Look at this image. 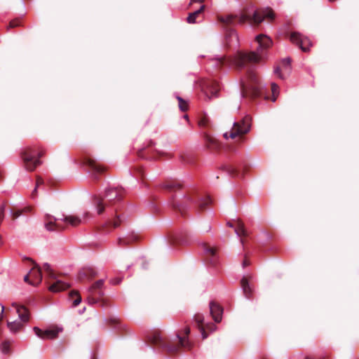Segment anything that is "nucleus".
Returning a JSON list of instances; mask_svg holds the SVG:
<instances>
[{
  "instance_id": "obj_1",
  "label": "nucleus",
  "mask_w": 359,
  "mask_h": 359,
  "mask_svg": "<svg viewBox=\"0 0 359 359\" xmlns=\"http://www.w3.org/2000/svg\"><path fill=\"white\" fill-rule=\"evenodd\" d=\"M274 13L271 9L256 10L253 13L244 8L239 14H228L218 16V20L225 29V41L227 46H237L238 39L233 29L238 22L241 25L248 22L251 25H259L265 18L273 19Z\"/></svg>"
},
{
  "instance_id": "obj_2",
  "label": "nucleus",
  "mask_w": 359,
  "mask_h": 359,
  "mask_svg": "<svg viewBox=\"0 0 359 359\" xmlns=\"http://www.w3.org/2000/svg\"><path fill=\"white\" fill-rule=\"evenodd\" d=\"M259 46L256 52L248 53L238 52L233 56H221L216 59L219 68L223 66H235L238 69L243 68L247 63H257L264 58V51L272 46V40L266 35L261 34L256 36Z\"/></svg>"
},
{
  "instance_id": "obj_3",
  "label": "nucleus",
  "mask_w": 359,
  "mask_h": 359,
  "mask_svg": "<svg viewBox=\"0 0 359 359\" xmlns=\"http://www.w3.org/2000/svg\"><path fill=\"white\" fill-rule=\"evenodd\" d=\"M189 333V327H186L183 332L177 334V339L175 341H165L160 332H154L149 337V340L154 345L165 348L169 353L175 354L181 349L190 350L191 348L192 343L188 339Z\"/></svg>"
},
{
  "instance_id": "obj_4",
  "label": "nucleus",
  "mask_w": 359,
  "mask_h": 359,
  "mask_svg": "<svg viewBox=\"0 0 359 359\" xmlns=\"http://www.w3.org/2000/svg\"><path fill=\"white\" fill-rule=\"evenodd\" d=\"M212 203V199L208 195L198 194L194 191L189 192L184 196L181 203L172 202V207L182 216H186L187 209L195 207L198 212L204 211Z\"/></svg>"
},
{
  "instance_id": "obj_5",
  "label": "nucleus",
  "mask_w": 359,
  "mask_h": 359,
  "mask_svg": "<svg viewBox=\"0 0 359 359\" xmlns=\"http://www.w3.org/2000/svg\"><path fill=\"white\" fill-rule=\"evenodd\" d=\"M123 191L120 188H110L105 191L104 196H95L93 203L97 209V214L104 212L106 206L112 205L116 201H120L123 197Z\"/></svg>"
},
{
  "instance_id": "obj_6",
  "label": "nucleus",
  "mask_w": 359,
  "mask_h": 359,
  "mask_svg": "<svg viewBox=\"0 0 359 359\" xmlns=\"http://www.w3.org/2000/svg\"><path fill=\"white\" fill-rule=\"evenodd\" d=\"M242 95L245 97L255 99L260 95V87L258 78L253 71L247 73V81L241 83Z\"/></svg>"
},
{
  "instance_id": "obj_7",
  "label": "nucleus",
  "mask_w": 359,
  "mask_h": 359,
  "mask_svg": "<svg viewBox=\"0 0 359 359\" xmlns=\"http://www.w3.org/2000/svg\"><path fill=\"white\" fill-rule=\"evenodd\" d=\"M43 151H38L35 147H27L22 153L24 167L28 171H34L37 166L41 165L40 158L43 156Z\"/></svg>"
},
{
  "instance_id": "obj_8",
  "label": "nucleus",
  "mask_w": 359,
  "mask_h": 359,
  "mask_svg": "<svg viewBox=\"0 0 359 359\" xmlns=\"http://www.w3.org/2000/svg\"><path fill=\"white\" fill-rule=\"evenodd\" d=\"M251 121V116L248 115L245 116L240 121L235 122L231 130L229 133L224 134V137L226 140L229 137L234 139L237 136H242L248 133L250 130Z\"/></svg>"
},
{
  "instance_id": "obj_9",
  "label": "nucleus",
  "mask_w": 359,
  "mask_h": 359,
  "mask_svg": "<svg viewBox=\"0 0 359 359\" xmlns=\"http://www.w3.org/2000/svg\"><path fill=\"white\" fill-rule=\"evenodd\" d=\"M104 286V280H98L88 289V301L90 304H95L100 302L101 306H107L108 305L107 300L103 298L104 292L102 287Z\"/></svg>"
},
{
  "instance_id": "obj_10",
  "label": "nucleus",
  "mask_w": 359,
  "mask_h": 359,
  "mask_svg": "<svg viewBox=\"0 0 359 359\" xmlns=\"http://www.w3.org/2000/svg\"><path fill=\"white\" fill-rule=\"evenodd\" d=\"M290 39L292 43L298 46L302 51H310V47L312 46V43L307 36L299 32H293L290 34Z\"/></svg>"
},
{
  "instance_id": "obj_11",
  "label": "nucleus",
  "mask_w": 359,
  "mask_h": 359,
  "mask_svg": "<svg viewBox=\"0 0 359 359\" xmlns=\"http://www.w3.org/2000/svg\"><path fill=\"white\" fill-rule=\"evenodd\" d=\"M201 87L202 91L209 100L212 97H218L220 88L216 81L211 80L203 81L201 84Z\"/></svg>"
},
{
  "instance_id": "obj_12",
  "label": "nucleus",
  "mask_w": 359,
  "mask_h": 359,
  "mask_svg": "<svg viewBox=\"0 0 359 359\" xmlns=\"http://www.w3.org/2000/svg\"><path fill=\"white\" fill-rule=\"evenodd\" d=\"M57 219L49 214L44 216V227L51 232H60L66 229V226H62L57 222Z\"/></svg>"
},
{
  "instance_id": "obj_13",
  "label": "nucleus",
  "mask_w": 359,
  "mask_h": 359,
  "mask_svg": "<svg viewBox=\"0 0 359 359\" xmlns=\"http://www.w3.org/2000/svg\"><path fill=\"white\" fill-rule=\"evenodd\" d=\"M194 322H195L198 329L201 332L203 339L207 338V337H208L206 330L212 332L215 330L216 327L214 324L210 323V324L204 325V323H203L204 318H203V316L201 313L195 314V316L194 317Z\"/></svg>"
},
{
  "instance_id": "obj_14",
  "label": "nucleus",
  "mask_w": 359,
  "mask_h": 359,
  "mask_svg": "<svg viewBox=\"0 0 359 359\" xmlns=\"http://www.w3.org/2000/svg\"><path fill=\"white\" fill-rule=\"evenodd\" d=\"M290 72V59L285 58L275 67L274 73L281 79H285Z\"/></svg>"
},
{
  "instance_id": "obj_15",
  "label": "nucleus",
  "mask_w": 359,
  "mask_h": 359,
  "mask_svg": "<svg viewBox=\"0 0 359 359\" xmlns=\"http://www.w3.org/2000/svg\"><path fill=\"white\" fill-rule=\"evenodd\" d=\"M203 248L206 262L209 264L215 265L218 259L217 248L206 243L203 245Z\"/></svg>"
},
{
  "instance_id": "obj_16",
  "label": "nucleus",
  "mask_w": 359,
  "mask_h": 359,
  "mask_svg": "<svg viewBox=\"0 0 359 359\" xmlns=\"http://www.w3.org/2000/svg\"><path fill=\"white\" fill-rule=\"evenodd\" d=\"M34 332L35 334L43 339H55L57 337L59 330L58 329H51V330H42L39 329L38 327H34L33 328Z\"/></svg>"
},
{
  "instance_id": "obj_17",
  "label": "nucleus",
  "mask_w": 359,
  "mask_h": 359,
  "mask_svg": "<svg viewBox=\"0 0 359 359\" xmlns=\"http://www.w3.org/2000/svg\"><path fill=\"white\" fill-rule=\"evenodd\" d=\"M84 163L95 173L102 174L106 170V168L104 166L100 164L96 160L90 157H86L84 158Z\"/></svg>"
},
{
  "instance_id": "obj_18",
  "label": "nucleus",
  "mask_w": 359,
  "mask_h": 359,
  "mask_svg": "<svg viewBox=\"0 0 359 359\" xmlns=\"http://www.w3.org/2000/svg\"><path fill=\"white\" fill-rule=\"evenodd\" d=\"M251 276H243L241 280V286L244 296L248 299H251L253 294V289L250 284Z\"/></svg>"
},
{
  "instance_id": "obj_19",
  "label": "nucleus",
  "mask_w": 359,
  "mask_h": 359,
  "mask_svg": "<svg viewBox=\"0 0 359 359\" xmlns=\"http://www.w3.org/2000/svg\"><path fill=\"white\" fill-rule=\"evenodd\" d=\"M210 312L216 323H219L222 320L223 309L215 302L210 303Z\"/></svg>"
},
{
  "instance_id": "obj_20",
  "label": "nucleus",
  "mask_w": 359,
  "mask_h": 359,
  "mask_svg": "<svg viewBox=\"0 0 359 359\" xmlns=\"http://www.w3.org/2000/svg\"><path fill=\"white\" fill-rule=\"evenodd\" d=\"M30 276L32 278L30 285L36 286L41 283L42 280L41 269L36 264H34V267L30 270Z\"/></svg>"
},
{
  "instance_id": "obj_21",
  "label": "nucleus",
  "mask_w": 359,
  "mask_h": 359,
  "mask_svg": "<svg viewBox=\"0 0 359 359\" xmlns=\"http://www.w3.org/2000/svg\"><path fill=\"white\" fill-rule=\"evenodd\" d=\"M235 222L236 224L235 232L239 237H241V243L245 248V240L243 238L248 236V232L245 228V224L240 219H237Z\"/></svg>"
},
{
  "instance_id": "obj_22",
  "label": "nucleus",
  "mask_w": 359,
  "mask_h": 359,
  "mask_svg": "<svg viewBox=\"0 0 359 359\" xmlns=\"http://www.w3.org/2000/svg\"><path fill=\"white\" fill-rule=\"evenodd\" d=\"M205 147L211 151H218L220 148L219 142L213 137L204 133Z\"/></svg>"
},
{
  "instance_id": "obj_23",
  "label": "nucleus",
  "mask_w": 359,
  "mask_h": 359,
  "mask_svg": "<svg viewBox=\"0 0 359 359\" xmlns=\"http://www.w3.org/2000/svg\"><path fill=\"white\" fill-rule=\"evenodd\" d=\"M139 240V236L134 233L128 235L125 238H119L118 239V245L121 248L130 246Z\"/></svg>"
},
{
  "instance_id": "obj_24",
  "label": "nucleus",
  "mask_w": 359,
  "mask_h": 359,
  "mask_svg": "<svg viewBox=\"0 0 359 359\" xmlns=\"http://www.w3.org/2000/svg\"><path fill=\"white\" fill-rule=\"evenodd\" d=\"M12 306L16 309L19 318L23 323H27L29 319V313L27 309L24 306H20L17 303H13Z\"/></svg>"
},
{
  "instance_id": "obj_25",
  "label": "nucleus",
  "mask_w": 359,
  "mask_h": 359,
  "mask_svg": "<svg viewBox=\"0 0 359 359\" xmlns=\"http://www.w3.org/2000/svg\"><path fill=\"white\" fill-rule=\"evenodd\" d=\"M97 275L96 271L92 268H85L81 269L78 273V279L83 281L85 279H92Z\"/></svg>"
},
{
  "instance_id": "obj_26",
  "label": "nucleus",
  "mask_w": 359,
  "mask_h": 359,
  "mask_svg": "<svg viewBox=\"0 0 359 359\" xmlns=\"http://www.w3.org/2000/svg\"><path fill=\"white\" fill-rule=\"evenodd\" d=\"M69 287V285L61 280H57L48 287V290L53 292H57Z\"/></svg>"
},
{
  "instance_id": "obj_27",
  "label": "nucleus",
  "mask_w": 359,
  "mask_h": 359,
  "mask_svg": "<svg viewBox=\"0 0 359 359\" xmlns=\"http://www.w3.org/2000/svg\"><path fill=\"white\" fill-rule=\"evenodd\" d=\"M122 222V219H121L119 215H116V217L114 220H109L104 224L101 226L102 231H107L108 228L113 227L114 229L118 228Z\"/></svg>"
},
{
  "instance_id": "obj_28",
  "label": "nucleus",
  "mask_w": 359,
  "mask_h": 359,
  "mask_svg": "<svg viewBox=\"0 0 359 359\" xmlns=\"http://www.w3.org/2000/svg\"><path fill=\"white\" fill-rule=\"evenodd\" d=\"M205 9V6L202 5L201 7L196 10V11L191 13L189 14L187 17V22L190 24H193L197 22V19L200 18L203 11Z\"/></svg>"
},
{
  "instance_id": "obj_29",
  "label": "nucleus",
  "mask_w": 359,
  "mask_h": 359,
  "mask_svg": "<svg viewBox=\"0 0 359 359\" xmlns=\"http://www.w3.org/2000/svg\"><path fill=\"white\" fill-rule=\"evenodd\" d=\"M182 187L183 184L177 180L167 182L163 186L164 189H168L170 191L179 190L182 189Z\"/></svg>"
},
{
  "instance_id": "obj_30",
  "label": "nucleus",
  "mask_w": 359,
  "mask_h": 359,
  "mask_svg": "<svg viewBox=\"0 0 359 359\" xmlns=\"http://www.w3.org/2000/svg\"><path fill=\"white\" fill-rule=\"evenodd\" d=\"M63 221L67 224H69L72 226H77L81 223V219L74 215H67L63 218Z\"/></svg>"
},
{
  "instance_id": "obj_31",
  "label": "nucleus",
  "mask_w": 359,
  "mask_h": 359,
  "mask_svg": "<svg viewBox=\"0 0 359 359\" xmlns=\"http://www.w3.org/2000/svg\"><path fill=\"white\" fill-rule=\"evenodd\" d=\"M7 326L13 333H16L23 327V323L19 321L7 322Z\"/></svg>"
},
{
  "instance_id": "obj_32",
  "label": "nucleus",
  "mask_w": 359,
  "mask_h": 359,
  "mask_svg": "<svg viewBox=\"0 0 359 359\" xmlns=\"http://www.w3.org/2000/svg\"><path fill=\"white\" fill-rule=\"evenodd\" d=\"M11 344L12 341L10 340L4 341L1 346V352L5 355H10L11 353Z\"/></svg>"
},
{
  "instance_id": "obj_33",
  "label": "nucleus",
  "mask_w": 359,
  "mask_h": 359,
  "mask_svg": "<svg viewBox=\"0 0 359 359\" xmlns=\"http://www.w3.org/2000/svg\"><path fill=\"white\" fill-rule=\"evenodd\" d=\"M198 124L200 127L202 128H210V121L209 117L206 114L202 115L198 119Z\"/></svg>"
},
{
  "instance_id": "obj_34",
  "label": "nucleus",
  "mask_w": 359,
  "mask_h": 359,
  "mask_svg": "<svg viewBox=\"0 0 359 359\" xmlns=\"http://www.w3.org/2000/svg\"><path fill=\"white\" fill-rule=\"evenodd\" d=\"M69 297L72 299V304L74 306H76L81 301V297L77 291H72L69 293Z\"/></svg>"
},
{
  "instance_id": "obj_35",
  "label": "nucleus",
  "mask_w": 359,
  "mask_h": 359,
  "mask_svg": "<svg viewBox=\"0 0 359 359\" xmlns=\"http://www.w3.org/2000/svg\"><path fill=\"white\" fill-rule=\"evenodd\" d=\"M43 269L44 271L47 273L49 278L53 279V280L57 279V275L50 269V266L48 263H45L43 265Z\"/></svg>"
},
{
  "instance_id": "obj_36",
  "label": "nucleus",
  "mask_w": 359,
  "mask_h": 359,
  "mask_svg": "<svg viewBox=\"0 0 359 359\" xmlns=\"http://www.w3.org/2000/svg\"><path fill=\"white\" fill-rule=\"evenodd\" d=\"M32 210L31 207H27L22 210H16L12 211V219L13 220L16 219L18 217L22 215L25 212H30Z\"/></svg>"
},
{
  "instance_id": "obj_37",
  "label": "nucleus",
  "mask_w": 359,
  "mask_h": 359,
  "mask_svg": "<svg viewBox=\"0 0 359 359\" xmlns=\"http://www.w3.org/2000/svg\"><path fill=\"white\" fill-rule=\"evenodd\" d=\"M226 172L232 177L239 176L240 171L236 167L229 165L226 167Z\"/></svg>"
},
{
  "instance_id": "obj_38",
  "label": "nucleus",
  "mask_w": 359,
  "mask_h": 359,
  "mask_svg": "<svg viewBox=\"0 0 359 359\" xmlns=\"http://www.w3.org/2000/svg\"><path fill=\"white\" fill-rule=\"evenodd\" d=\"M177 100L179 102V107L182 111H185L188 109V104L180 97H177Z\"/></svg>"
},
{
  "instance_id": "obj_39",
  "label": "nucleus",
  "mask_w": 359,
  "mask_h": 359,
  "mask_svg": "<svg viewBox=\"0 0 359 359\" xmlns=\"http://www.w3.org/2000/svg\"><path fill=\"white\" fill-rule=\"evenodd\" d=\"M278 86L274 83H271V91L273 96V101L275 102L276 100V97L278 93Z\"/></svg>"
},
{
  "instance_id": "obj_40",
  "label": "nucleus",
  "mask_w": 359,
  "mask_h": 359,
  "mask_svg": "<svg viewBox=\"0 0 359 359\" xmlns=\"http://www.w3.org/2000/svg\"><path fill=\"white\" fill-rule=\"evenodd\" d=\"M20 23H21V22H20V20H18V19L13 20L10 22L8 27L10 28H14V27H16L18 26H20Z\"/></svg>"
},
{
  "instance_id": "obj_41",
  "label": "nucleus",
  "mask_w": 359,
  "mask_h": 359,
  "mask_svg": "<svg viewBox=\"0 0 359 359\" xmlns=\"http://www.w3.org/2000/svg\"><path fill=\"white\" fill-rule=\"evenodd\" d=\"M137 172L139 174V177L142 179V180H144V170L142 168H137Z\"/></svg>"
},
{
  "instance_id": "obj_42",
  "label": "nucleus",
  "mask_w": 359,
  "mask_h": 359,
  "mask_svg": "<svg viewBox=\"0 0 359 359\" xmlns=\"http://www.w3.org/2000/svg\"><path fill=\"white\" fill-rule=\"evenodd\" d=\"M43 183V180L41 177H36V187H38L39 185L42 184Z\"/></svg>"
},
{
  "instance_id": "obj_43",
  "label": "nucleus",
  "mask_w": 359,
  "mask_h": 359,
  "mask_svg": "<svg viewBox=\"0 0 359 359\" xmlns=\"http://www.w3.org/2000/svg\"><path fill=\"white\" fill-rule=\"evenodd\" d=\"M243 266L246 267L250 265V261L248 259L247 256H245L244 260L243 262Z\"/></svg>"
},
{
  "instance_id": "obj_44",
  "label": "nucleus",
  "mask_w": 359,
  "mask_h": 359,
  "mask_svg": "<svg viewBox=\"0 0 359 359\" xmlns=\"http://www.w3.org/2000/svg\"><path fill=\"white\" fill-rule=\"evenodd\" d=\"M29 278H31L30 272L25 276V278H24V280H25L26 283H29L31 282V281H29Z\"/></svg>"
},
{
  "instance_id": "obj_45",
  "label": "nucleus",
  "mask_w": 359,
  "mask_h": 359,
  "mask_svg": "<svg viewBox=\"0 0 359 359\" xmlns=\"http://www.w3.org/2000/svg\"><path fill=\"white\" fill-rule=\"evenodd\" d=\"M4 311V306H1V311L0 313V323L2 321L3 318H4V316H3Z\"/></svg>"
},
{
  "instance_id": "obj_46",
  "label": "nucleus",
  "mask_w": 359,
  "mask_h": 359,
  "mask_svg": "<svg viewBox=\"0 0 359 359\" xmlns=\"http://www.w3.org/2000/svg\"><path fill=\"white\" fill-rule=\"evenodd\" d=\"M121 281V279L120 278H117V279H114L111 283L114 285H117V284H119Z\"/></svg>"
},
{
  "instance_id": "obj_47",
  "label": "nucleus",
  "mask_w": 359,
  "mask_h": 359,
  "mask_svg": "<svg viewBox=\"0 0 359 359\" xmlns=\"http://www.w3.org/2000/svg\"><path fill=\"white\" fill-rule=\"evenodd\" d=\"M36 195H37V187H35L34 191L32 193V197L34 198L36 196Z\"/></svg>"
},
{
  "instance_id": "obj_48",
  "label": "nucleus",
  "mask_w": 359,
  "mask_h": 359,
  "mask_svg": "<svg viewBox=\"0 0 359 359\" xmlns=\"http://www.w3.org/2000/svg\"><path fill=\"white\" fill-rule=\"evenodd\" d=\"M145 150V149H141L138 151V156L141 158H143L144 157V155H143V153H144V151Z\"/></svg>"
},
{
  "instance_id": "obj_49",
  "label": "nucleus",
  "mask_w": 359,
  "mask_h": 359,
  "mask_svg": "<svg viewBox=\"0 0 359 359\" xmlns=\"http://www.w3.org/2000/svg\"><path fill=\"white\" fill-rule=\"evenodd\" d=\"M170 242L173 244V245H175L177 243V241L175 240V238L172 237L170 238Z\"/></svg>"
},
{
  "instance_id": "obj_50",
  "label": "nucleus",
  "mask_w": 359,
  "mask_h": 359,
  "mask_svg": "<svg viewBox=\"0 0 359 359\" xmlns=\"http://www.w3.org/2000/svg\"><path fill=\"white\" fill-rule=\"evenodd\" d=\"M227 226L231 227V228L234 227V224L231 222H227Z\"/></svg>"
},
{
  "instance_id": "obj_51",
  "label": "nucleus",
  "mask_w": 359,
  "mask_h": 359,
  "mask_svg": "<svg viewBox=\"0 0 359 359\" xmlns=\"http://www.w3.org/2000/svg\"><path fill=\"white\" fill-rule=\"evenodd\" d=\"M154 144V142H153V141H150V142H149V144H148V147H152Z\"/></svg>"
},
{
  "instance_id": "obj_52",
  "label": "nucleus",
  "mask_w": 359,
  "mask_h": 359,
  "mask_svg": "<svg viewBox=\"0 0 359 359\" xmlns=\"http://www.w3.org/2000/svg\"><path fill=\"white\" fill-rule=\"evenodd\" d=\"M111 322H113V323H118V320H111Z\"/></svg>"
},
{
  "instance_id": "obj_53",
  "label": "nucleus",
  "mask_w": 359,
  "mask_h": 359,
  "mask_svg": "<svg viewBox=\"0 0 359 359\" xmlns=\"http://www.w3.org/2000/svg\"><path fill=\"white\" fill-rule=\"evenodd\" d=\"M197 0H191V4L194 1H196Z\"/></svg>"
},
{
  "instance_id": "obj_54",
  "label": "nucleus",
  "mask_w": 359,
  "mask_h": 359,
  "mask_svg": "<svg viewBox=\"0 0 359 359\" xmlns=\"http://www.w3.org/2000/svg\"><path fill=\"white\" fill-rule=\"evenodd\" d=\"M184 118H188L187 115H185V116H184Z\"/></svg>"
},
{
  "instance_id": "obj_55",
  "label": "nucleus",
  "mask_w": 359,
  "mask_h": 359,
  "mask_svg": "<svg viewBox=\"0 0 359 359\" xmlns=\"http://www.w3.org/2000/svg\"><path fill=\"white\" fill-rule=\"evenodd\" d=\"M262 359H266V358H262Z\"/></svg>"
}]
</instances>
